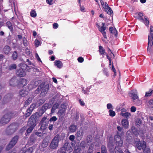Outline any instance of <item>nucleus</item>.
<instances>
[{
  "mask_svg": "<svg viewBox=\"0 0 153 153\" xmlns=\"http://www.w3.org/2000/svg\"><path fill=\"white\" fill-rule=\"evenodd\" d=\"M4 113L5 114L0 120V124L2 125L7 124L11 119L15 117L17 115L16 112L10 111L7 109L4 110Z\"/></svg>",
  "mask_w": 153,
  "mask_h": 153,
  "instance_id": "1",
  "label": "nucleus"
},
{
  "mask_svg": "<svg viewBox=\"0 0 153 153\" xmlns=\"http://www.w3.org/2000/svg\"><path fill=\"white\" fill-rule=\"evenodd\" d=\"M37 114L35 113L31 115L28 120L27 125L29 126L27 130L25 133L26 136L29 134L33 129L36 126V123L37 120Z\"/></svg>",
  "mask_w": 153,
  "mask_h": 153,
  "instance_id": "2",
  "label": "nucleus"
},
{
  "mask_svg": "<svg viewBox=\"0 0 153 153\" xmlns=\"http://www.w3.org/2000/svg\"><path fill=\"white\" fill-rule=\"evenodd\" d=\"M114 139L116 145L115 148V153H124L121 149L119 147L122 146L123 145V141L121 136L119 135H116L114 136Z\"/></svg>",
  "mask_w": 153,
  "mask_h": 153,
  "instance_id": "3",
  "label": "nucleus"
},
{
  "mask_svg": "<svg viewBox=\"0 0 153 153\" xmlns=\"http://www.w3.org/2000/svg\"><path fill=\"white\" fill-rule=\"evenodd\" d=\"M18 126L16 123L10 124L7 128L5 133L7 135H11L13 134L17 130Z\"/></svg>",
  "mask_w": 153,
  "mask_h": 153,
  "instance_id": "4",
  "label": "nucleus"
},
{
  "mask_svg": "<svg viewBox=\"0 0 153 153\" xmlns=\"http://www.w3.org/2000/svg\"><path fill=\"white\" fill-rule=\"evenodd\" d=\"M59 134H56L53 138L50 144L49 147L51 149L54 150L57 149L59 145Z\"/></svg>",
  "mask_w": 153,
  "mask_h": 153,
  "instance_id": "5",
  "label": "nucleus"
},
{
  "mask_svg": "<svg viewBox=\"0 0 153 153\" xmlns=\"http://www.w3.org/2000/svg\"><path fill=\"white\" fill-rule=\"evenodd\" d=\"M153 44V26H150V33L148 37L147 50L150 51L151 47Z\"/></svg>",
  "mask_w": 153,
  "mask_h": 153,
  "instance_id": "6",
  "label": "nucleus"
},
{
  "mask_svg": "<svg viewBox=\"0 0 153 153\" xmlns=\"http://www.w3.org/2000/svg\"><path fill=\"white\" fill-rule=\"evenodd\" d=\"M19 136L16 135L13 137L9 144L7 146L6 150L8 151L12 148L16 143L19 139Z\"/></svg>",
  "mask_w": 153,
  "mask_h": 153,
  "instance_id": "7",
  "label": "nucleus"
},
{
  "mask_svg": "<svg viewBox=\"0 0 153 153\" xmlns=\"http://www.w3.org/2000/svg\"><path fill=\"white\" fill-rule=\"evenodd\" d=\"M100 32L102 35H103L104 38L105 39L107 38V36L105 30L106 29V26L105 25V24L104 22H102V26L100 27L97 23L96 24Z\"/></svg>",
  "mask_w": 153,
  "mask_h": 153,
  "instance_id": "8",
  "label": "nucleus"
},
{
  "mask_svg": "<svg viewBox=\"0 0 153 153\" xmlns=\"http://www.w3.org/2000/svg\"><path fill=\"white\" fill-rule=\"evenodd\" d=\"M36 105V103H33L30 105V107L27 109L26 112L24 115L26 118L27 117L30 115Z\"/></svg>",
  "mask_w": 153,
  "mask_h": 153,
  "instance_id": "9",
  "label": "nucleus"
},
{
  "mask_svg": "<svg viewBox=\"0 0 153 153\" xmlns=\"http://www.w3.org/2000/svg\"><path fill=\"white\" fill-rule=\"evenodd\" d=\"M47 116L44 117L41 120L40 122V123L41 124V127H43L44 129H45L49 123V121L47 120Z\"/></svg>",
  "mask_w": 153,
  "mask_h": 153,
  "instance_id": "10",
  "label": "nucleus"
},
{
  "mask_svg": "<svg viewBox=\"0 0 153 153\" xmlns=\"http://www.w3.org/2000/svg\"><path fill=\"white\" fill-rule=\"evenodd\" d=\"M107 146L109 149V151L111 153H114L115 152V148H114V145L112 138H110Z\"/></svg>",
  "mask_w": 153,
  "mask_h": 153,
  "instance_id": "11",
  "label": "nucleus"
},
{
  "mask_svg": "<svg viewBox=\"0 0 153 153\" xmlns=\"http://www.w3.org/2000/svg\"><path fill=\"white\" fill-rule=\"evenodd\" d=\"M27 84V80L25 79L21 78L17 81V85L19 87H23Z\"/></svg>",
  "mask_w": 153,
  "mask_h": 153,
  "instance_id": "12",
  "label": "nucleus"
},
{
  "mask_svg": "<svg viewBox=\"0 0 153 153\" xmlns=\"http://www.w3.org/2000/svg\"><path fill=\"white\" fill-rule=\"evenodd\" d=\"M37 136L34 134H32L30 136L28 141V143L30 145L33 144L36 141Z\"/></svg>",
  "mask_w": 153,
  "mask_h": 153,
  "instance_id": "13",
  "label": "nucleus"
},
{
  "mask_svg": "<svg viewBox=\"0 0 153 153\" xmlns=\"http://www.w3.org/2000/svg\"><path fill=\"white\" fill-rule=\"evenodd\" d=\"M42 91L40 95L41 97L45 96L48 90V87L47 85L42 87Z\"/></svg>",
  "mask_w": 153,
  "mask_h": 153,
  "instance_id": "14",
  "label": "nucleus"
},
{
  "mask_svg": "<svg viewBox=\"0 0 153 153\" xmlns=\"http://www.w3.org/2000/svg\"><path fill=\"white\" fill-rule=\"evenodd\" d=\"M137 149L139 150L142 149L143 150L146 147V143L145 141L142 143L140 142H138L137 144Z\"/></svg>",
  "mask_w": 153,
  "mask_h": 153,
  "instance_id": "15",
  "label": "nucleus"
},
{
  "mask_svg": "<svg viewBox=\"0 0 153 153\" xmlns=\"http://www.w3.org/2000/svg\"><path fill=\"white\" fill-rule=\"evenodd\" d=\"M16 73L17 76L20 77L24 76L26 75L25 72L20 68L16 70Z\"/></svg>",
  "mask_w": 153,
  "mask_h": 153,
  "instance_id": "16",
  "label": "nucleus"
},
{
  "mask_svg": "<svg viewBox=\"0 0 153 153\" xmlns=\"http://www.w3.org/2000/svg\"><path fill=\"white\" fill-rule=\"evenodd\" d=\"M98 51H99V53L100 55L101 56L102 55V57H104V56L106 52H105V50L102 46L101 45L99 46V50Z\"/></svg>",
  "mask_w": 153,
  "mask_h": 153,
  "instance_id": "17",
  "label": "nucleus"
},
{
  "mask_svg": "<svg viewBox=\"0 0 153 153\" xmlns=\"http://www.w3.org/2000/svg\"><path fill=\"white\" fill-rule=\"evenodd\" d=\"M109 30L110 32L114 34L115 37H117L118 34L117 31L115 27L114 28L113 27H110L109 28Z\"/></svg>",
  "mask_w": 153,
  "mask_h": 153,
  "instance_id": "18",
  "label": "nucleus"
},
{
  "mask_svg": "<svg viewBox=\"0 0 153 153\" xmlns=\"http://www.w3.org/2000/svg\"><path fill=\"white\" fill-rule=\"evenodd\" d=\"M20 68L25 71H27L29 69V67L25 63H21L20 65Z\"/></svg>",
  "mask_w": 153,
  "mask_h": 153,
  "instance_id": "19",
  "label": "nucleus"
},
{
  "mask_svg": "<svg viewBox=\"0 0 153 153\" xmlns=\"http://www.w3.org/2000/svg\"><path fill=\"white\" fill-rule=\"evenodd\" d=\"M122 124L125 128H128V122L127 120L124 119L122 120Z\"/></svg>",
  "mask_w": 153,
  "mask_h": 153,
  "instance_id": "20",
  "label": "nucleus"
},
{
  "mask_svg": "<svg viewBox=\"0 0 153 153\" xmlns=\"http://www.w3.org/2000/svg\"><path fill=\"white\" fill-rule=\"evenodd\" d=\"M49 142V140L47 138H45L42 141V146L43 148H45L48 145V143Z\"/></svg>",
  "mask_w": 153,
  "mask_h": 153,
  "instance_id": "21",
  "label": "nucleus"
},
{
  "mask_svg": "<svg viewBox=\"0 0 153 153\" xmlns=\"http://www.w3.org/2000/svg\"><path fill=\"white\" fill-rule=\"evenodd\" d=\"M54 65L58 68H60L62 67L63 64L62 62L59 60H56L54 62Z\"/></svg>",
  "mask_w": 153,
  "mask_h": 153,
  "instance_id": "22",
  "label": "nucleus"
},
{
  "mask_svg": "<svg viewBox=\"0 0 153 153\" xmlns=\"http://www.w3.org/2000/svg\"><path fill=\"white\" fill-rule=\"evenodd\" d=\"M11 50V48L8 45L5 46L3 49L4 52L6 54H7L9 53Z\"/></svg>",
  "mask_w": 153,
  "mask_h": 153,
  "instance_id": "23",
  "label": "nucleus"
},
{
  "mask_svg": "<svg viewBox=\"0 0 153 153\" xmlns=\"http://www.w3.org/2000/svg\"><path fill=\"white\" fill-rule=\"evenodd\" d=\"M13 95L12 94H8L4 97V100L7 101H10L12 98Z\"/></svg>",
  "mask_w": 153,
  "mask_h": 153,
  "instance_id": "24",
  "label": "nucleus"
},
{
  "mask_svg": "<svg viewBox=\"0 0 153 153\" xmlns=\"http://www.w3.org/2000/svg\"><path fill=\"white\" fill-rule=\"evenodd\" d=\"M77 129V126L74 125H71L69 128V131L71 132H75Z\"/></svg>",
  "mask_w": 153,
  "mask_h": 153,
  "instance_id": "25",
  "label": "nucleus"
},
{
  "mask_svg": "<svg viewBox=\"0 0 153 153\" xmlns=\"http://www.w3.org/2000/svg\"><path fill=\"white\" fill-rule=\"evenodd\" d=\"M6 24L7 27L9 29L10 31L11 32H13V29L12 24L11 22L10 21H7V22Z\"/></svg>",
  "mask_w": 153,
  "mask_h": 153,
  "instance_id": "26",
  "label": "nucleus"
},
{
  "mask_svg": "<svg viewBox=\"0 0 153 153\" xmlns=\"http://www.w3.org/2000/svg\"><path fill=\"white\" fill-rule=\"evenodd\" d=\"M93 140V138L91 135H88L86 138V143L89 144L91 143Z\"/></svg>",
  "mask_w": 153,
  "mask_h": 153,
  "instance_id": "27",
  "label": "nucleus"
},
{
  "mask_svg": "<svg viewBox=\"0 0 153 153\" xmlns=\"http://www.w3.org/2000/svg\"><path fill=\"white\" fill-rule=\"evenodd\" d=\"M16 79L15 78H12L10 81V86H15L16 85Z\"/></svg>",
  "mask_w": 153,
  "mask_h": 153,
  "instance_id": "28",
  "label": "nucleus"
},
{
  "mask_svg": "<svg viewBox=\"0 0 153 153\" xmlns=\"http://www.w3.org/2000/svg\"><path fill=\"white\" fill-rule=\"evenodd\" d=\"M59 106V105L57 103H55L54 104L52 108L51 112L53 113L56 109Z\"/></svg>",
  "mask_w": 153,
  "mask_h": 153,
  "instance_id": "29",
  "label": "nucleus"
},
{
  "mask_svg": "<svg viewBox=\"0 0 153 153\" xmlns=\"http://www.w3.org/2000/svg\"><path fill=\"white\" fill-rule=\"evenodd\" d=\"M142 22L144 23V24L147 27L149 26V21L148 19L146 17V16L144 17V19L141 21Z\"/></svg>",
  "mask_w": 153,
  "mask_h": 153,
  "instance_id": "30",
  "label": "nucleus"
},
{
  "mask_svg": "<svg viewBox=\"0 0 153 153\" xmlns=\"http://www.w3.org/2000/svg\"><path fill=\"white\" fill-rule=\"evenodd\" d=\"M68 144L69 143L68 142H65L62 147L65 148V149H66V150L67 151L70 150V148L71 149V148Z\"/></svg>",
  "mask_w": 153,
  "mask_h": 153,
  "instance_id": "31",
  "label": "nucleus"
},
{
  "mask_svg": "<svg viewBox=\"0 0 153 153\" xmlns=\"http://www.w3.org/2000/svg\"><path fill=\"white\" fill-rule=\"evenodd\" d=\"M137 16V19L141 21L143 19V13L141 12L137 13H136Z\"/></svg>",
  "mask_w": 153,
  "mask_h": 153,
  "instance_id": "32",
  "label": "nucleus"
},
{
  "mask_svg": "<svg viewBox=\"0 0 153 153\" xmlns=\"http://www.w3.org/2000/svg\"><path fill=\"white\" fill-rule=\"evenodd\" d=\"M32 98L31 97L29 98L25 102L24 106H27L32 101Z\"/></svg>",
  "mask_w": 153,
  "mask_h": 153,
  "instance_id": "33",
  "label": "nucleus"
},
{
  "mask_svg": "<svg viewBox=\"0 0 153 153\" xmlns=\"http://www.w3.org/2000/svg\"><path fill=\"white\" fill-rule=\"evenodd\" d=\"M27 92L24 90L20 91L19 92V95L22 97H25L27 95Z\"/></svg>",
  "mask_w": 153,
  "mask_h": 153,
  "instance_id": "34",
  "label": "nucleus"
},
{
  "mask_svg": "<svg viewBox=\"0 0 153 153\" xmlns=\"http://www.w3.org/2000/svg\"><path fill=\"white\" fill-rule=\"evenodd\" d=\"M120 115L127 119L131 115L130 113L128 112H126L125 113H121Z\"/></svg>",
  "mask_w": 153,
  "mask_h": 153,
  "instance_id": "35",
  "label": "nucleus"
},
{
  "mask_svg": "<svg viewBox=\"0 0 153 153\" xmlns=\"http://www.w3.org/2000/svg\"><path fill=\"white\" fill-rule=\"evenodd\" d=\"M152 94H153V90L150 89L148 91L146 92L145 97H147L150 96Z\"/></svg>",
  "mask_w": 153,
  "mask_h": 153,
  "instance_id": "36",
  "label": "nucleus"
},
{
  "mask_svg": "<svg viewBox=\"0 0 153 153\" xmlns=\"http://www.w3.org/2000/svg\"><path fill=\"white\" fill-rule=\"evenodd\" d=\"M101 153H107V150L106 146L102 145L101 147Z\"/></svg>",
  "mask_w": 153,
  "mask_h": 153,
  "instance_id": "37",
  "label": "nucleus"
},
{
  "mask_svg": "<svg viewBox=\"0 0 153 153\" xmlns=\"http://www.w3.org/2000/svg\"><path fill=\"white\" fill-rule=\"evenodd\" d=\"M33 151V149L32 147H30L29 148L25 151H23V153H32Z\"/></svg>",
  "mask_w": 153,
  "mask_h": 153,
  "instance_id": "38",
  "label": "nucleus"
},
{
  "mask_svg": "<svg viewBox=\"0 0 153 153\" xmlns=\"http://www.w3.org/2000/svg\"><path fill=\"white\" fill-rule=\"evenodd\" d=\"M131 137L128 134V132H127L126 134V141L128 143L131 142Z\"/></svg>",
  "mask_w": 153,
  "mask_h": 153,
  "instance_id": "39",
  "label": "nucleus"
},
{
  "mask_svg": "<svg viewBox=\"0 0 153 153\" xmlns=\"http://www.w3.org/2000/svg\"><path fill=\"white\" fill-rule=\"evenodd\" d=\"M49 104L48 103H45L43 105L41 108L46 111L49 108Z\"/></svg>",
  "mask_w": 153,
  "mask_h": 153,
  "instance_id": "40",
  "label": "nucleus"
},
{
  "mask_svg": "<svg viewBox=\"0 0 153 153\" xmlns=\"http://www.w3.org/2000/svg\"><path fill=\"white\" fill-rule=\"evenodd\" d=\"M45 112V111L44 109H42V108H41L39 110V113H36L37 114V115L38 114L39 116H41ZM37 118H38V117H37Z\"/></svg>",
  "mask_w": 153,
  "mask_h": 153,
  "instance_id": "41",
  "label": "nucleus"
},
{
  "mask_svg": "<svg viewBox=\"0 0 153 153\" xmlns=\"http://www.w3.org/2000/svg\"><path fill=\"white\" fill-rule=\"evenodd\" d=\"M66 151H67L66 149H65V148L62 147L58 150L57 153H66Z\"/></svg>",
  "mask_w": 153,
  "mask_h": 153,
  "instance_id": "42",
  "label": "nucleus"
},
{
  "mask_svg": "<svg viewBox=\"0 0 153 153\" xmlns=\"http://www.w3.org/2000/svg\"><path fill=\"white\" fill-rule=\"evenodd\" d=\"M16 68V65L15 64H13L9 66V70L11 71L15 69Z\"/></svg>",
  "mask_w": 153,
  "mask_h": 153,
  "instance_id": "43",
  "label": "nucleus"
},
{
  "mask_svg": "<svg viewBox=\"0 0 153 153\" xmlns=\"http://www.w3.org/2000/svg\"><path fill=\"white\" fill-rule=\"evenodd\" d=\"M76 136L77 137H82L83 135V132L82 131H77L76 134Z\"/></svg>",
  "mask_w": 153,
  "mask_h": 153,
  "instance_id": "44",
  "label": "nucleus"
},
{
  "mask_svg": "<svg viewBox=\"0 0 153 153\" xmlns=\"http://www.w3.org/2000/svg\"><path fill=\"white\" fill-rule=\"evenodd\" d=\"M30 16L33 17H35L36 16V13L34 10H32L30 12Z\"/></svg>",
  "mask_w": 153,
  "mask_h": 153,
  "instance_id": "45",
  "label": "nucleus"
},
{
  "mask_svg": "<svg viewBox=\"0 0 153 153\" xmlns=\"http://www.w3.org/2000/svg\"><path fill=\"white\" fill-rule=\"evenodd\" d=\"M17 57L18 54L17 52L16 51L13 52L12 55L13 59L14 60H16L17 58Z\"/></svg>",
  "mask_w": 153,
  "mask_h": 153,
  "instance_id": "46",
  "label": "nucleus"
},
{
  "mask_svg": "<svg viewBox=\"0 0 153 153\" xmlns=\"http://www.w3.org/2000/svg\"><path fill=\"white\" fill-rule=\"evenodd\" d=\"M105 11L107 12V13L109 15H111V13H112L113 12V11L111 10V7H107Z\"/></svg>",
  "mask_w": 153,
  "mask_h": 153,
  "instance_id": "47",
  "label": "nucleus"
},
{
  "mask_svg": "<svg viewBox=\"0 0 153 153\" xmlns=\"http://www.w3.org/2000/svg\"><path fill=\"white\" fill-rule=\"evenodd\" d=\"M86 143L85 141H82L81 142L80 144V146L82 149H85V147Z\"/></svg>",
  "mask_w": 153,
  "mask_h": 153,
  "instance_id": "48",
  "label": "nucleus"
},
{
  "mask_svg": "<svg viewBox=\"0 0 153 153\" xmlns=\"http://www.w3.org/2000/svg\"><path fill=\"white\" fill-rule=\"evenodd\" d=\"M109 115L111 117H113L114 116L116 115L115 111L112 110H109Z\"/></svg>",
  "mask_w": 153,
  "mask_h": 153,
  "instance_id": "49",
  "label": "nucleus"
},
{
  "mask_svg": "<svg viewBox=\"0 0 153 153\" xmlns=\"http://www.w3.org/2000/svg\"><path fill=\"white\" fill-rule=\"evenodd\" d=\"M143 153H151L150 149L146 147L143 149Z\"/></svg>",
  "mask_w": 153,
  "mask_h": 153,
  "instance_id": "50",
  "label": "nucleus"
},
{
  "mask_svg": "<svg viewBox=\"0 0 153 153\" xmlns=\"http://www.w3.org/2000/svg\"><path fill=\"white\" fill-rule=\"evenodd\" d=\"M131 97L132 99L134 100L137 99L138 98V97L137 94L135 93H132Z\"/></svg>",
  "mask_w": 153,
  "mask_h": 153,
  "instance_id": "51",
  "label": "nucleus"
},
{
  "mask_svg": "<svg viewBox=\"0 0 153 153\" xmlns=\"http://www.w3.org/2000/svg\"><path fill=\"white\" fill-rule=\"evenodd\" d=\"M45 101L44 99H40L38 102V104L39 106L41 105L45 102Z\"/></svg>",
  "mask_w": 153,
  "mask_h": 153,
  "instance_id": "52",
  "label": "nucleus"
},
{
  "mask_svg": "<svg viewBox=\"0 0 153 153\" xmlns=\"http://www.w3.org/2000/svg\"><path fill=\"white\" fill-rule=\"evenodd\" d=\"M81 151V149L79 147L75 148L73 151V153H79Z\"/></svg>",
  "mask_w": 153,
  "mask_h": 153,
  "instance_id": "53",
  "label": "nucleus"
},
{
  "mask_svg": "<svg viewBox=\"0 0 153 153\" xmlns=\"http://www.w3.org/2000/svg\"><path fill=\"white\" fill-rule=\"evenodd\" d=\"M94 147L92 146H89L88 151V153H92L93 151Z\"/></svg>",
  "mask_w": 153,
  "mask_h": 153,
  "instance_id": "54",
  "label": "nucleus"
},
{
  "mask_svg": "<svg viewBox=\"0 0 153 153\" xmlns=\"http://www.w3.org/2000/svg\"><path fill=\"white\" fill-rule=\"evenodd\" d=\"M23 43L24 46H26L27 45V41L26 38H23Z\"/></svg>",
  "mask_w": 153,
  "mask_h": 153,
  "instance_id": "55",
  "label": "nucleus"
},
{
  "mask_svg": "<svg viewBox=\"0 0 153 153\" xmlns=\"http://www.w3.org/2000/svg\"><path fill=\"white\" fill-rule=\"evenodd\" d=\"M57 120V118L56 116H53L51 117L49 120L50 122H55Z\"/></svg>",
  "mask_w": 153,
  "mask_h": 153,
  "instance_id": "56",
  "label": "nucleus"
},
{
  "mask_svg": "<svg viewBox=\"0 0 153 153\" xmlns=\"http://www.w3.org/2000/svg\"><path fill=\"white\" fill-rule=\"evenodd\" d=\"M149 106L151 108H153V100L151 99L148 102Z\"/></svg>",
  "mask_w": 153,
  "mask_h": 153,
  "instance_id": "57",
  "label": "nucleus"
},
{
  "mask_svg": "<svg viewBox=\"0 0 153 153\" xmlns=\"http://www.w3.org/2000/svg\"><path fill=\"white\" fill-rule=\"evenodd\" d=\"M89 88H88L86 89V90H82V93L85 94H88V92H89Z\"/></svg>",
  "mask_w": 153,
  "mask_h": 153,
  "instance_id": "58",
  "label": "nucleus"
},
{
  "mask_svg": "<svg viewBox=\"0 0 153 153\" xmlns=\"http://www.w3.org/2000/svg\"><path fill=\"white\" fill-rule=\"evenodd\" d=\"M77 60L79 62L82 63L84 61V59L82 57H79L78 58Z\"/></svg>",
  "mask_w": 153,
  "mask_h": 153,
  "instance_id": "59",
  "label": "nucleus"
},
{
  "mask_svg": "<svg viewBox=\"0 0 153 153\" xmlns=\"http://www.w3.org/2000/svg\"><path fill=\"white\" fill-rule=\"evenodd\" d=\"M103 71V73L105 75L107 76H108V71L107 69L104 68Z\"/></svg>",
  "mask_w": 153,
  "mask_h": 153,
  "instance_id": "60",
  "label": "nucleus"
},
{
  "mask_svg": "<svg viewBox=\"0 0 153 153\" xmlns=\"http://www.w3.org/2000/svg\"><path fill=\"white\" fill-rule=\"evenodd\" d=\"M136 110V108L134 106H132L131 108V112H135Z\"/></svg>",
  "mask_w": 153,
  "mask_h": 153,
  "instance_id": "61",
  "label": "nucleus"
},
{
  "mask_svg": "<svg viewBox=\"0 0 153 153\" xmlns=\"http://www.w3.org/2000/svg\"><path fill=\"white\" fill-rule=\"evenodd\" d=\"M75 139V136L74 135H71L69 137V139L72 141H73Z\"/></svg>",
  "mask_w": 153,
  "mask_h": 153,
  "instance_id": "62",
  "label": "nucleus"
},
{
  "mask_svg": "<svg viewBox=\"0 0 153 153\" xmlns=\"http://www.w3.org/2000/svg\"><path fill=\"white\" fill-rule=\"evenodd\" d=\"M59 27L57 23H54L53 24V28L55 29H57Z\"/></svg>",
  "mask_w": 153,
  "mask_h": 153,
  "instance_id": "63",
  "label": "nucleus"
},
{
  "mask_svg": "<svg viewBox=\"0 0 153 153\" xmlns=\"http://www.w3.org/2000/svg\"><path fill=\"white\" fill-rule=\"evenodd\" d=\"M34 42L35 44L36 45V47H38L39 45L40 42L37 39H36Z\"/></svg>",
  "mask_w": 153,
  "mask_h": 153,
  "instance_id": "64",
  "label": "nucleus"
}]
</instances>
